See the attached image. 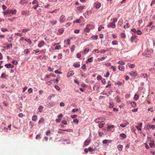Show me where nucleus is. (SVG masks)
Returning <instances> with one entry per match:
<instances>
[{"label": "nucleus", "mask_w": 155, "mask_h": 155, "mask_svg": "<svg viewBox=\"0 0 155 155\" xmlns=\"http://www.w3.org/2000/svg\"><path fill=\"white\" fill-rule=\"evenodd\" d=\"M27 2L25 0H21L20 2L19 3L22 5H24Z\"/></svg>", "instance_id": "24"}, {"label": "nucleus", "mask_w": 155, "mask_h": 155, "mask_svg": "<svg viewBox=\"0 0 155 155\" xmlns=\"http://www.w3.org/2000/svg\"><path fill=\"white\" fill-rule=\"evenodd\" d=\"M38 119L36 115H33L32 118V120L34 121H35L37 120Z\"/></svg>", "instance_id": "19"}, {"label": "nucleus", "mask_w": 155, "mask_h": 155, "mask_svg": "<svg viewBox=\"0 0 155 155\" xmlns=\"http://www.w3.org/2000/svg\"><path fill=\"white\" fill-rule=\"evenodd\" d=\"M27 42L29 43V45L31 44L32 43V41L31 40L29 39H28Z\"/></svg>", "instance_id": "64"}, {"label": "nucleus", "mask_w": 155, "mask_h": 155, "mask_svg": "<svg viewBox=\"0 0 155 155\" xmlns=\"http://www.w3.org/2000/svg\"><path fill=\"white\" fill-rule=\"evenodd\" d=\"M106 51V50H101L99 52V51H97V53H102V54H104V53Z\"/></svg>", "instance_id": "38"}, {"label": "nucleus", "mask_w": 155, "mask_h": 155, "mask_svg": "<svg viewBox=\"0 0 155 155\" xmlns=\"http://www.w3.org/2000/svg\"><path fill=\"white\" fill-rule=\"evenodd\" d=\"M58 31L59 33H60L61 34H62L64 32V30L63 28L60 29Z\"/></svg>", "instance_id": "37"}, {"label": "nucleus", "mask_w": 155, "mask_h": 155, "mask_svg": "<svg viewBox=\"0 0 155 155\" xmlns=\"http://www.w3.org/2000/svg\"><path fill=\"white\" fill-rule=\"evenodd\" d=\"M123 147V146L121 145H119L117 147L118 150L120 151H121L122 150Z\"/></svg>", "instance_id": "25"}, {"label": "nucleus", "mask_w": 155, "mask_h": 155, "mask_svg": "<svg viewBox=\"0 0 155 155\" xmlns=\"http://www.w3.org/2000/svg\"><path fill=\"white\" fill-rule=\"evenodd\" d=\"M30 52L29 50L28 49H25L24 51V53H25L26 55H27L28 53Z\"/></svg>", "instance_id": "27"}, {"label": "nucleus", "mask_w": 155, "mask_h": 155, "mask_svg": "<svg viewBox=\"0 0 155 155\" xmlns=\"http://www.w3.org/2000/svg\"><path fill=\"white\" fill-rule=\"evenodd\" d=\"M1 30L2 31L4 32L5 31H8V30L6 28H2L1 29Z\"/></svg>", "instance_id": "40"}, {"label": "nucleus", "mask_w": 155, "mask_h": 155, "mask_svg": "<svg viewBox=\"0 0 155 155\" xmlns=\"http://www.w3.org/2000/svg\"><path fill=\"white\" fill-rule=\"evenodd\" d=\"M129 68H134L135 67V65L134 64H130L129 66Z\"/></svg>", "instance_id": "52"}, {"label": "nucleus", "mask_w": 155, "mask_h": 155, "mask_svg": "<svg viewBox=\"0 0 155 155\" xmlns=\"http://www.w3.org/2000/svg\"><path fill=\"white\" fill-rule=\"evenodd\" d=\"M30 29L28 28H27V29H23L22 31L23 32L25 33V32H27L28 31H30Z\"/></svg>", "instance_id": "33"}, {"label": "nucleus", "mask_w": 155, "mask_h": 155, "mask_svg": "<svg viewBox=\"0 0 155 155\" xmlns=\"http://www.w3.org/2000/svg\"><path fill=\"white\" fill-rule=\"evenodd\" d=\"M114 106L113 104L112 103H110V105H109V107L110 108H112Z\"/></svg>", "instance_id": "59"}, {"label": "nucleus", "mask_w": 155, "mask_h": 155, "mask_svg": "<svg viewBox=\"0 0 155 155\" xmlns=\"http://www.w3.org/2000/svg\"><path fill=\"white\" fill-rule=\"evenodd\" d=\"M93 150L92 148L91 147H90L88 149H84V151L86 153L88 152V151L91 152Z\"/></svg>", "instance_id": "9"}, {"label": "nucleus", "mask_w": 155, "mask_h": 155, "mask_svg": "<svg viewBox=\"0 0 155 155\" xmlns=\"http://www.w3.org/2000/svg\"><path fill=\"white\" fill-rule=\"evenodd\" d=\"M54 69L53 68H51V67H48V71H53Z\"/></svg>", "instance_id": "54"}, {"label": "nucleus", "mask_w": 155, "mask_h": 155, "mask_svg": "<svg viewBox=\"0 0 155 155\" xmlns=\"http://www.w3.org/2000/svg\"><path fill=\"white\" fill-rule=\"evenodd\" d=\"M121 36L122 38H124L126 37V35L125 33H122L121 34Z\"/></svg>", "instance_id": "42"}, {"label": "nucleus", "mask_w": 155, "mask_h": 155, "mask_svg": "<svg viewBox=\"0 0 155 155\" xmlns=\"http://www.w3.org/2000/svg\"><path fill=\"white\" fill-rule=\"evenodd\" d=\"M45 44V42L43 41H42L38 44V46L39 48H41L44 46Z\"/></svg>", "instance_id": "7"}, {"label": "nucleus", "mask_w": 155, "mask_h": 155, "mask_svg": "<svg viewBox=\"0 0 155 155\" xmlns=\"http://www.w3.org/2000/svg\"><path fill=\"white\" fill-rule=\"evenodd\" d=\"M131 106L133 107H135L136 106V103L135 102L133 101L130 103Z\"/></svg>", "instance_id": "22"}, {"label": "nucleus", "mask_w": 155, "mask_h": 155, "mask_svg": "<svg viewBox=\"0 0 155 155\" xmlns=\"http://www.w3.org/2000/svg\"><path fill=\"white\" fill-rule=\"evenodd\" d=\"M89 27H88V25H87V26H86V27L85 28H84V31L87 32H89L90 31V30L89 29Z\"/></svg>", "instance_id": "18"}, {"label": "nucleus", "mask_w": 155, "mask_h": 155, "mask_svg": "<svg viewBox=\"0 0 155 155\" xmlns=\"http://www.w3.org/2000/svg\"><path fill=\"white\" fill-rule=\"evenodd\" d=\"M93 61V57H91V58H88V59H87V61H88V62H91Z\"/></svg>", "instance_id": "35"}, {"label": "nucleus", "mask_w": 155, "mask_h": 155, "mask_svg": "<svg viewBox=\"0 0 155 155\" xmlns=\"http://www.w3.org/2000/svg\"><path fill=\"white\" fill-rule=\"evenodd\" d=\"M74 22H75L76 23H80L81 22V21L80 20V19H77V20H76L75 21H74Z\"/></svg>", "instance_id": "55"}, {"label": "nucleus", "mask_w": 155, "mask_h": 155, "mask_svg": "<svg viewBox=\"0 0 155 155\" xmlns=\"http://www.w3.org/2000/svg\"><path fill=\"white\" fill-rule=\"evenodd\" d=\"M143 54L144 56L146 57H148L149 58L152 57V56L151 54H149L148 53L146 54L143 53Z\"/></svg>", "instance_id": "14"}, {"label": "nucleus", "mask_w": 155, "mask_h": 155, "mask_svg": "<svg viewBox=\"0 0 155 155\" xmlns=\"http://www.w3.org/2000/svg\"><path fill=\"white\" fill-rule=\"evenodd\" d=\"M149 126L150 128L151 127V128L153 129H155V125H152L151 126H150V125H149Z\"/></svg>", "instance_id": "51"}, {"label": "nucleus", "mask_w": 155, "mask_h": 155, "mask_svg": "<svg viewBox=\"0 0 155 155\" xmlns=\"http://www.w3.org/2000/svg\"><path fill=\"white\" fill-rule=\"evenodd\" d=\"M118 68L120 71H124V67L122 65H120L118 66Z\"/></svg>", "instance_id": "12"}, {"label": "nucleus", "mask_w": 155, "mask_h": 155, "mask_svg": "<svg viewBox=\"0 0 155 155\" xmlns=\"http://www.w3.org/2000/svg\"><path fill=\"white\" fill-rule=\"evenodd\" d=\"M75 48V45H73L71 48V50L72 52H73Z\"/></svg>", "instance_id": "32"}, {"label": "nucleus", "mask_w": 155, "mask_h": 155, "mask_svg": "<svg viewBox=\"0 0 155 155\" xmlns=\"http://www.w3.org/2000/svg\"><path fill=\"white\" fill-rule=\"evenodd\" d=\"M86 8V7L84 5L82 6H78L77 8V10L80 11H81L83 10L84 9H85Z\"/></svg>", "instance_id": "6"}, {"label": "nucleus", "mask_w": 155, "mask_h": 155, "mask_svg": "<svg viewBox=\"0 0 155 155\" xmlns=\"http://www.w3.org/2000/svg\"><path fill=\"white\" fill-rule=\"evenodd\" d=\"M51 74H47L45 76V78H50L51 77Z\"/></svg>", "instance_id": "49"}, {"label": "nucleus", "mask_w": 155, "mask_h": 155, "mask_svg": "<svg viewBox=\"0 0 155 155\" xmlns=\"http://www.w3.org/2000/svg\"><path fill=\"white\" fill-rule=\"evenodd\" d=\"M18 116L20 117H22L24 116V115L21 113L18 114Z\"/></svg>", "instance_id": "63"}, {"label": "nucleus", "mask_w": 155, "mask_h": 155, "mask_svg": "<svg viewBox=\"0 0 155 155\" xmlns=\"http://www.w3.org/2000/svg\"><path fill=\"white\" fill-rule=\"evenodd\" d=\"M12 10H7L6 11L4 12V15H7L8 14H10L11 13Z\"/></svg>", "instance_id": "17"}, {"label": "nucleus", "mask_w": 155, "mask_h": 155, "mask_svg": "<svg viewBox=\"0 0 155 155\" xmlns=\"http://www.w3.org/2000/svg\"><path fill=\"white\" fill-rule=\"evenodd\" d=\"M107 26L108 28L111 27L112 28H114L116 27V25L114 22H110L109 24L107 25Z\"/></svg>", "instance_id": "2"}, {"label": "nucleus", "mask_w": 155, "mask_h": 155, "mask_svg": "<svg viewBox=\"0 0 155 155\" xmlns=\"http://www.w3.org/2000/svg\"><path fill=\"white\" fill-rule=\"evenodd\" d=\"M101 82H102V83L104 84H106V81L105 80V79H102L101 80Z\"/></svg>", "instance_id": "62"}, {"label": "nucleus", "mask_w": 155, "mask_h": 155, "mask_svg": "<svg viewBox=\"0 0 155 155\" xmlns=\"http://www.w3.org/2000/svg\"><path fill=\"white\" fill-rule=\"evenodd\" d=\"M7 75L5 73H2L1 76V78L3 79H6Z\"/></svg>", "instance_id": "20"}, {"label": "nucleus", "mask_w": 155, "mask_h": 155, "mask_svg": "<svg viewBox=\"0 0 155 155\" xmlns=\"http://www.w3.org/2000/svg\"><path fill=\"white\" fill-rule=\"evenodd\" d=\"M105 59V57H102L100 58H98L97 59L99 61H102Z\"/></svg>", "instance_id": "57"}, {"label": "nucleus", "mask_w": 155, "mask_h": 155, "mask_svg": "<svg viewBox=\"0 0 155 155\" xmlns=\"http://www.w3.org/2000/svg\"><path fill=\"white\" fill-rule=\"evenodd\" d=\"M137 34L138 35H140L142 34L141 31L140 30H138L137 31Z\"/></svg>", "instance_id": "60"}, {"label": "nucleus", "mask_w": 155, "mask_h": 155, "mask_svg": "<svg viewBox=\"0 0 155 155\" xmlns=\"http://www.w3.org/2000/svg\"><path fill=\"white\" fill-rule=\"evenodd\" d=\"M129 124V123L128 122H126L124 124H121L120 125V127H126L127 125Z\"/></svg>", "instance_id": "15"}, {"label": "nucleus", "mask_w": 155, "mask_h": 155, "mask_svg": "<svg viewBox=\"0 0 155 155\" xmlns=\"http://www.w3.org/2000/svg\"><path fill=\"white\" fill-rule=\"evenodd\" d=\"M118 64H120L121 65H124L125 64V63H124L123 61H119L118 62Z\"/></svg>", "instance_id": "29"}, {"label": "nucleus", "mask_w": 155, "mask_h": 155, "mask_svg": "<svg viewBox=\"0 0 155 155\" xmlns=\"http://www.w3.org/2000/svg\"><path fill=\"white\" fill-rule=\"evenodd\" d=\"M32 4H36V5H38V1L36 0H34L33 1V2H32Z\"/></svg>", "instance_id": "36"}, {"label": "nucleus", "mask_w": 155, "mask_h": 155, "mask_svg": "<svg viewBox=\"0 0 155 155\" xmlns=\"http://www.w3.org/2000/svg\"><path fill=\"white\" fill-rule=\"evenodd\" d=\"M13 40L12 38V37H10L8 38V41L9 42H12Z\"/></svg>", "instance_id": "41"}, {"label": "nucleus", "mask_w": 155, "mask_h": 155, "mask_svg": "<svg viewBox=\"0 0 155 155\" xmlns=\"http://www.w3.org/2000/svg\"><path fill=\"white\" fill-rule=\"evenodd\" d=\"M91 142V140L89 139H87L84 142V144L83 145V147H85L88 145L89 143Z\"/></svg>", "instance_id": "5"}, {"label": "nucleus", "mask_w": 155, "mask_h": 155, "mask_svg": "<svg viewBox=\"0 0 155 155\" xmlns=\"http://www.w3.org/2000/svg\"><path fill=\"white\" fill-rule=\"evenodd\" d=\"M43 109V107L42 106H40L38 108V110H39V111L40 112H41Z\"/></svg>", "instance_id": "26"}, {"label": "nucleus", "mask_w": 155, "mask_h": 155, "mask_svg": "<svg viewBox=\"0 0 155 155\" xmlns=\"http://www.w3.org/2000/svg\"><path fill=\"white\" fill-rule=\"evenodd\" d=\"M61 130L70 132H72V130L71 129H61Z\"/></svg>", "instance_id": "30"}, {"label": "nucleus", "mask_w": 155, "mask_h": 155, "mask_svg": "<svg viewBox=\"0 0 155 155\" xmlns=\"http://www.w3.org/2000/svg\"><path fill=\"white\" fill-rule=\"evenodd\" d=\"M61 48V46L60 45H57L55 47V49H60Z\"/></svg>", "instance_id": "48"}, {"label": "nucleus", "mask_w": 155, "mask_h": 155, "mask_svg": "<svg viewBox=\"0 0 155 155\" xmlns=\"http://www.w3.org/2000/svg\"><path fill=\"white\" fill-rule=\"evenodd\" d=\"M74 74V72L73 71H71L68 72L67 74L68 77H69L70 76L73 75Z\"/></svg>", "instance_id": "13"}, {"label": "nucleus", "mask_w": 155, "mask_h": 155, "mask_svg": "<svg viewBox=\"0 0 155 155\" xmlns=\"http://www.w3.org/2000/svg\"><path fill=\"white\" fill-rule=\"evenodd\" d=\"M134 98L136 101L138 99V98H139L138 95L137 94H135L134 95Z\"/></svg>", "instance_id": "34"}, {"label": "nucleus", "mask_w": 155, "mask_h": 155, "mask_svg": "<svg viewBox=\"0 0 155 155\" xmlns=\"http://www.w3.org/2000/svg\"><path fill=\"white\" fill-rule=\"evenodd\" d=\"M49 22L50 24L54 25L57 23V21L56 20H53L50 21Z\"/></svg>", "instance_id": "8"}, {"label": "nucleus", "mask_w": 155, "mask_h": 155, "mask_svg": "<svg viewBox=\"0 0 155 155\" xmlns=\"http://www.w3.org/2000/svg\"><path fill=\"white\" fill-rule=\"evenodd\" d=\"M54 87L58 91H59L60 90V88L58 85H55Z\"/></svg>", "instance_id": "47"}, {"label": "nucleus", "mask_w": 155, "mask_h": 155, "mask_svg": "<svg viewBox=\"0 0 155 155\" xmlns=\"http://www.w3.org/2000/svg\"><path fill=\"white\" fill-rule=\"evenodd\" d=\"M120 136L121 137H122L124 138H125L126 137V135H125V134H120Z\"/></svg>", "instance_id": "31"}, {"label": "nucleus", "mask_w": 155, "mask_h": 155, "mask_svg": "<svg viewBox=\"0 0 155 155\" xmlns=\"http://www.w3.org/2000/svg\"><path fill=\"white\" fill-rule=\"evenodd\" d=\"M111 69H112L114 71H116V67L113 66H112L111 67Z\"/></svg>", "instance_id": "45"}, {"label": "nucleus", "mask_w": 155, "mask_h": 155, "mask_svg": "<svg viewBox=\"0 0 155 155\" xmlns=\"http://www.w3.org/2000/svg\"><path fill=\"white\" fill-rule=\"evenodd\" d=\"M104 124V123H100L98 124V127L100 128H102L103 127Z\"/></svg>", "instance_id": "28"}, {"label": "nucleus", "mask_w": 155, "mask_h": 155, "mask_svg": "<svg viewBox=\"0 0 155 155\" xmlns=\"http://www.w3.org/2000/svg\"><path fill=\"white\" fill-rule=\"evenodd\" d=\"M65 16L63 15H61L59 19V20L60 22L63 23L65 21Z\"/></svg>", "instance_id": "4"}, {"label": "nucleus", "mask_w": 155, "mask_h": 155, "mask_svg": "<svg viewBox=\"0 0 155 155\" xmlns=\"http://www.w3.org/2000/svg\"><path fill=\"white\" fill-rule=\"evenodd\" d=\"M102 28H104V27L102 26H100L98 28V31H100L101 30V29Z\"/></svg>", "instance_id": "56"}, {"label": "nucleus", "mask_w": 155, "mask_h": 155, "mask_svg": "<svg viewBox=\"0 0 155 155\" xmlns=\"http://www.w3.org/2000/svg\"><path fill=\"white\" fill-rule=\"evenodd\" d=\"M21 14L26 16H28L29 14V11L28 10H23L21 12Z\"/></svg>", "instance_id": "1"}, {"label": "nucleus", "mask_w": 155, "mask_h": 155, "mask_svg": "<svg viewBox=\"0 0 155 155\" xmlns=\"http://www.w3.org/2000/svg\"><path fill=\"white\" fill-rule=\"evenodd\" d=\"M129 75L135 77L137 76L138 74L137 71H132L129 73Z\"/></svg>", "instance_id": "3"}, {"label": "nucleus", "mask_w": 155, "mask_h": 155, "mask_svg": "<svg viewBox=\"0 0 155 155\" xmlns=\"http://www.w3.org/2000/svg\"><path fill=\"white\" fill-rule=\"evenodd\" d=\"M142 123H138V126H136L135 127L138 130H141V127H142Z\"/></svg>", "instance_id": "10"}, {"label": "nucleus", "mask_w": 155, "mask_h": 155, "mask_svg": "<svg viewBox=\"0 0 155 155\" xmlns=\"http://www.w3.org/2000/svg\"><path fill=\"white\" fill-rule=\"evenodd\" d=\"M112 44L113 45H117L118 44V42L117 40H114L112 41Z\"/></svg>", "instance_id": "21"}, {"label": "nucleus", "mask_w": 155, "mask_h": 155, "mask_svg": "<svg viewBox=\"0 0 155 155\" xmlns=\"http://www.w3.org/2000/svg\"><path fill=\"white\" fill-rule=\"evenodd\" d=\"M115 84L118 85L119 86H121L122 85L123 83H122L120 82H118Z\"/></svg>", "instance_id": "50"}, {"label": "nucleus", "mask_w": 155, "mask_h": 155, "mask_svg": "<svg viewBox=\"0 0 155 155\" xmlns=\"http://www.w3.org/2000/svg\"><path fill=\"white\" fill-rule=\"evenodd\" d=\"M73 66L76 68H79L80 66V64L78 63H74Z\"/></svg>", "instance_id": "16"}, {"label": "nucleus", "mask_w": 155, "mask_h": 155, "mask_svg": "<svg viewBox=\"0 0 155 155\" xmlns=\"http://www.w3.org/2000/svg\"><path fill=\"white\" fill-rule=\"evenodd\" d=\"M5 66L7 68H12L14 67V66L13 65L10 64H5Z\"/></svg>", "instance_id": "11"}, {"label": "nucleus", "mask_w": 155, "mask_h": 155, "mask_svg": "<svg viewBox=\"0 0 155 155\" xmlns=\"http://www.w3.org/2000/svg\"><path fill=\"white\" fill-rule=\"evenodd\" d=\"M135 36H132L131 37L130 40L131 41L133 42L134 41V40L136 38Z\"/></svg>", "instance_id": "39"}, {"label": "nucleus", "mask_w": 155, "mask_h": 155, "mask_svg": "<svg viewBox=\"0 0 155 155\" xmlns=\"http://www.w3.org/2000/svg\"><path fill=\"white\" fill-rule=\"evenodd\" d=\"M149 145L150 147L152 148L154 146V143H149Z\"/></svg>", "instance_id": "58"}, {"label": "nucleus", "mask_w": 155, "mask_h": 155, "mask_svg": "<svg viewBox=\"0 0 155 155\" xmlns=\"http://www.w3.org/2000/svg\"><path fill=\"white\" fill-rule=\"evenodd\" d=\"M44 119L43 117H41V118L38 121V124H40L41 123H42L44 122Z\"/></svg>", "instance_id": "23"}, {"label": "nucleus", "mask_w": 155, "mask_h": 155, "mask_svg": "<svg viewBox=\"0 0 155 155\" xmlns=\"http://www.w3.org/2000/svg\"><path fill=\"white\" fill-rule=\"evenodd\" d=\"M17 12V11L16 10H14L12 11V12L11 13L12 15H15L16 14Z\"/></svg>", "instance_id": "46"}, {"label": "nucleus", "mask_w": 155, "mask_h": 155, "mask_svg": "<svg viewBox=\"0 0 155 155\" xmlns=\"http://www.w3.org/2000/svg\"><path fill=\"white\" fill-rule=\"evenodd\" d=\"M66 44L68 45H70V39H68L66 40Z\"/></svg>", "instance_id": "44"}, {"label": "nucleus", "mask_w": 155, "mask_h": 155, "mask_svg": "<svg viewBox=\"0 0 155 155\" xmlns=\"http://www.w3.org/2000/svg\"><path fill=\"white\" fill-rule=\"evenodd\" d=\"M28 91L29 93H31L32 92V90L31 88H29L28 89Z\"/></svg>", "instance_id": "61"}, {"label": "nucleus", "mask_w": 155, "mask_h": 155, "mask_svg": "<svg viewBox=\"0 0 155 155\" xmlns=\"http://www.w3.org/2000/svg\"><path fill=\"white\" fill-rule=\"evenodd\" d=\"M88 26L89 27V29H90V30L91 29H92L93 28H94V26H93L92 25H88Z\"/></svg>", "instance_id": "43"}, {"label": "nucleus", "mask_w": 155, "mask_h": 155, "mask_svg": "<svg viewBox=\"0 0 155 155\" xmlns=\"http://www.w3.org/2000/svg\"><path fill=\"white\" fill-rule=\"evenodd\" d=\"M41 138L40 135V134H38L36 135L35 138L36 139H39Z\"/></svg>", "instance_id": "53"}]
</instances>
